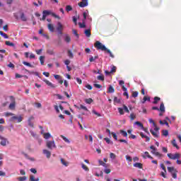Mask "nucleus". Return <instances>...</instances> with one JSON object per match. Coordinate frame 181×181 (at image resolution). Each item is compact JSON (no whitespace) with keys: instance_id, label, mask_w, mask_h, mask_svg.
Returning <instances> with one entry per match:
<instances>
[{"instance_id":"1","label":"nucleus","mask_w":181,"mask_h":181,"mask_svg":"<svg viewBox=\"0 0 181 181\" xmlns=\"http://www.w3.org/2000/svg\"><path fill=\"white\" fill-rule=\"evenodd\" d=\"M94 47L97 49V50H102V52H107V53L110 54V57L114 59V54L111 52V50L108 49L105 47V45H103L100 41H96L94 44Z\"/></svg>"},{"instance_id":"2","label":"nucleus","mask_w":181,"mask_h":181,"mask_svg":"<svg viewBox=\"0 0 181 181\" xmlns=\"http://www.w3.org/2000/svg\"><path fill=\"white\" fill-rule=\"evenodd\" d=\"M42 15H45L47 17L49 16V15H52L53 16V18H55V19L60 20V16H57L56 13L52 12V11L45 10L42 11Z\"/></svg>"},{"instance_id":"3","label":"nucleus","mask_w":181,"mask_h":181,"mask_svg":"<svg viewBox=\"0 0 181 181\" xmlns=\"http://www.w3.org/2000/svg\"><path fill=\"white\" fill-rule=\"evenodd\" d=\"M167 156L169 158V159H171L172 160H176V159H180V153H169L167 154Z\"/></svg>"},{"instance_id":"4","label":"nucleus","mask_w":181,"mask_h":181,"mask_svg":"<svg viewBox=\"0 0 181 181\" xmlns=\"http://www.w3.org/2000/svg\"><path fill=\"white\" fill-rule=\"evenodd\" d=\"M168 170L171 173L173 179H177V170L175 169L174 167H168Z\"/></svg>"},{"instance_id":"5","label":"nucleus","mask_w":181,"mask_h":181,"mask_svg":"<svg viewBox=\"0 0 181 181\" xmlns=\"http://www.w3.org/2000/svg\"><path fill=\"white\" fill-rule=\"evenodd\" d=\"M10 100L11 103L9 105L8 108L9 110H15V107L16 106V102L15 100V97L10 96Z\"/></svg>"},{"instance_id":"6","label":"nucleus","mask_w":181,"mask_h":181,"mask_svg":"<svg viewBox=\"0 0 181 181\" xmlns=\"http://www.w3.org/2000/svg\"><path fill=\"white\" fill-rule=\"evenodd\" d=\"M47 148L48 149H52V148H57L54 141H47L46 143Z\"/></svg>"},{"instance_id":"7","label":"nucleus","mask_w":181,"mask_h":181,"mask_svg":"<svg viewBox=\"0 0 181 181\" xmlns=\"http://www.w3.org/2000/svg\"><path fill=\"white\" fill-rule=\"evenodd\" d=\"M57 25V30L59 35H63V29H64L63 25L60 22H58Z\"/></svg>"},{"instance_id":"8","label":"nucleus","mask_w":181,"mask_h":181,"mask_svg":"<svg viewBox=\"0 0 181 181\" xmlns=\"http://www.w3.org/2000/svg\"><path fill=\"white\" fill-rule=\"evenodd\" d=\"M0 139L1 140L0 142V145H1V146H6V145L9 144L8 139L4 138V136H1Z\"/></svg>"},{"instance_id":"9","label":"nucleus","mask_w":181,"mask_h":181,"mask_svg":"<svg viewBox=\"0 0 181 181\" xmlns=\"http://www.w3.org/2000/svg\"><path fill=\"white\" fill-rule=\"evenodd\" d=\"M80 8H86V6H88V0H82V1L78 4Z\"/></svg>"},{"instance_id":"10","label":"nucleus","mask_w":181,"mask_h":181,"mask_svg":"<svg viewBox=\"0 0 181 181\" xmlns=\"http://www.w3.org/2000/svg\"><path fill=\"white\" fill-rule=\"evenodd\" d=\"M15 119H16L17 122H22L23 118L22 117V116H13L11 117L10 121H14Z\"/></svg>"},{"instance_id":"11","label":"nucleus","mask_w":181,"mask_h":181,"mask_svg":"<svg viewBox=\"0 0 181 181\" xmlns=\"http://www.w3.org/2000/svg\"><path fill=\"white\" fill-rule=\"evenodd\" d=\"M33 119H35V117L30 116V117L28 118V125H29V127H30L31 128H33V127H34L33 122H32V121H33Z\"/></svg>"},{"instance_id":"12","label":"nucleus","mask_w":181,"mask_h":181,"mask_svg":"<svg viewBox=\"0 0 181 181\" xmlns=\"http://www.w3.org/2000/svg\"><path fill=\"white\" fill-rule=\"evenodd\" d=\"M20 19L23 22H26L28 21V17H26V15H25V13L21 12V14H20Z\"/></svg>"},{"instance_id":"13","label":"nucleus","mask_w":181,"mask_h":181,"mask_svg":"<svg viewBox=\"0 0 181 181\" xmlns=\"http://www.w3.org/2000/svg\"><path fill=\"white\" fill-rule=\"evenodd\" d=\"M42 153H44V155H46V157L47 158V159H50V157L52 156V153H50V151H49L48 150L44 149L42 150Z\"/></svg>"},{"instance_id":"14","label":"nucleus","mask_w":181,"mask_h":181,"mask_svg":"<svg viewBox=\"0 0 181 181\" xmlns=\"http://www.w3.org/2000/svg\"><path fill=\"white\" fill-rule=\"evenodd\" d=\"M134 168H137V169H144V165L141 163H135L133 164Z\"/></svg>"},{"instance_id":"15","label":"nucleus","mask_w":181,"mask_h":181,"mask_svg":"<svg viewBox=\"0 0 181 181\" xmlns=\"http://www.w3.org/2000/svg\"><path fill=\"white\" fill-rule=\"evenodd\" d=\"M44 83L47 84V86H49V87H51V88H54L56 86L52 82L47 81V79L43 80Z\"/></svg>"},{"instance_id":"16","label":"nucleus","mask_w":181,"mask_h":181,"mask_svg":"<svg viewBox=\"0 0 181 181\" xmlns=\"http://www.w3.org/2000/svg\"><path fill=\"white\" fill-rule=\"evenodd\" d=\"M142 157L144 158V159H146V158H148V159H153V157L149 155V152L148 151H146Z\"/></svg>"},{"instance_id":"17","label":"nucleus","mask_w":181,"mask_h":181,"mask_svg":"<svg viewBox=\"0 0 181 181\" xmlns=\"http://www.w3.org/2000/svg\"><path fill=\"white\" fill-rule=\"evenodd\" d=\"M84 34L86 37H90L91 36V29L85 30Z\"/></svg>"},{"instance_id":"18","label":"nucleus","mask_w":181,"mask_h":181,"mask_svg":"<svg viewBox=\"0 0 181 181\" xmlns=\"http://www.w3.org/2000/svg\"><path fill=\"white\" fill-rule=\"evenodd\" d=\"M150 132L152 134L154 138H159V132H153V129H150Z\"/></svg>"},{"instance_id":"19","label":"nucleus","mask_w":181,"mask_h":181,"mask_svg":"<svg viewBox=\"0 0 181 181\" xmlns=\"http://www.w3.org/2000/svg\"><path fill=\"white\" fill-rule=\"evenodd\" d=\"M47 28L49 32H52V33L54 32V26L53 25V24L49 23L47 25Z\"/></svg>"},{"instance_id":"20","label":"nucleus","mask_w":181,"mask_h":181,"mask_svg":"<svg viewBox=\"0 0 181 181\" xmlns=\"http://www.w3.org/2000/svg\"><path fill=\"white\" fill-rule=\"evenodd\" d=\"M76 108H78V110H83V111H88V109L87 108V107L81 105L80 107L78 106H75Z\"/></svg>"},{"instance_id":"21","label":"nucleus","mask_w":181,"mask_h":181,"mask_svg":"<svg viewBox=\"0 0 181 181\" xmlns=\"http://www.w3.org/2000/svg\"><path fill=\"white\" fill-rule=\"evenodd\" d=\"M158 110L159 111H161V112H165V105L163 104V102L160 103V108Z\"/></svg>"},{"instance_id":"22","label":"nucleus","mask_w":181,"mask_h":181,"mask_svg":"<svg viewBox=\"0 0 181 181\" xmlns=\"http://www.w3.org/2000/svg\"><path fill=\"white\" fill-rule=\"evenodd\" d=\"M171 144L173 145V146H174V148H176V149H179V146H177V144H176V139H173V141H171Z\"/></svg>"},{"instance_id":"23","label":"nucleus","mask_w":181,"mask_h":181,"mask_svg":"<svg viewBox=\"0 0 181 181\" xmlns=\"http://www.w3.org/2000/svg\"><path fill=\"white\" fill-rule=\"evenodd\" d=\"M64 40L66 43H70V42H71V37H70V35H66L65 36Z\"/></svg>"},{"instance_id":"24","label":"nucleus","mask_w":181,"mask_h":181,"mask_svg":"<svg viewBox=\"0 0 181 181\" xmlns=\"http://www.w3.org/2000/svg\"><path fill=\"white\" fill-rule=\"evenodd\" d=\"M107 93H115V89H114V87H112V86H110L107 90Z\"/></svg>"},{"instance_id":"25","label":"nucleus","mask_w":181,"mask_h":181,"mask_svg":"<svg viewBox=\"0 0 181 181\" xmlns=\"http://www.w3.org/2000/svg\"><path fill=\"white\" fill-rule=\"evenodd\" d=\"M160 125H166V127H168L169 128V123L168 122H166V120H160Z\"/></svg>"},{"instance_id":"26","label":"nucleus","mask_w":181,"mask_h":181,"mask_svg":"<svg viewBox=\"0 0 181 181\" xmlns=\"http://www.w3.org/2000/svg\"><path fill=\"white\" fill-rule=\"evenodd\" d=\"M146 101H151V98L148 96H144L143 98L142 104H145Z\"/></svg>"},{"instance_id":"27","label":"nucleus","mask_w":181,"mask_h":181,"mask_svg":"<svg viewBox=\"0 0 181 181\" xmlns=\"http://www.w3.org/2000/svg\"><path fill=\"white\" fill-rule=\"evenodd\" d=\"M25 71H27V73H29V74H35V76H37V77H39V72L30 71L28 69H25Z\"/></svg>"},{"instance_id":"28","label":"nucleus","mask_w":181,"mask_h":181,"mask_svg":"<svg viewBox=\"0 0 181 181\" xmlns=\"http://www.w3.org/2000/svg\"><path fill=\"white\" fill-rule=\"evenodd\" d=\"M114 103L119 104L121 103V99H119L117 96H115L113 99Z\"/></svg>"},{"instance_id":"29","label":"nucleus","mask_w":181,"mask_h":181,"mask_svg":"<svg viewBox=\"0 0 181 181\" xmlns=\"http://www.w3.org/2000/svg\"><path fill=\"white\" fill-rule=\"evenodd\" d=\"M159 101H160V98L156 96L154 98V101L153 102V104H158V103H159Z\"/></svg>"},{"instance_id":"30","label":"nucleus","mask_w":181,"mask_h":181,"mask_svg":"<svg viewBox=\"0 0 181 181\" xmlns=\"http://www.w3.org/2000/svg\"><path fill=\"white\" fill-rule=\"evenodd\" d=\"M97 59H98V56H95L94 57H90V59H89V62L90 63H93V62H95V60H97Z\"/></svg>"},{"instance_id":"31","label":"nucleus","mask_w":181,"mask_h":181,"mask_svg":"<svg viewBox=\"0 0 181 181\" xmlns=\"http://www.w3.org/2000/svg\"><path fill=\"white\" fill-rule=\"evenodd\" d=\"M45 139H49V138H52V135L50 133H44Z\"/></svg>"},{"instance_id":"32","label":"nucleus","mask_w":181,"mask_h":181,"mask_svg":"<svg viewBox=\"0 0 181 181\" xmlns=\"http://www.w3.org/2000/svg\"><path fill=\"white\" fill-rule=\"evenodd\" d=\"M5 44L6 46H11V47H15V45L13 42H11L10 41H6Z\"/></svg>"},{"instance_id":"33","label":"nucleus","mask_w":181,"mask_h":181,"mask_svg":"<svg viewBox=\"0 0 181 181\" xmlns=\"http://www.w3.org/2000/svg\"><path fill=\"white\" fill-rule=\"evenodd\" d=\"M0 35L1 36H2L3 37H4V39H8L9 36H8L6 35V33H4V32L2 31H0Z\"/></svg>"},{"instance_id":"34","label":"nucleus","mask_w":181,"mask_h":181,"mask_svg":"<svg viewBox=\"0 0 181 181\" xmlns=\"http://www.w3.org/2000/svg\"><path fill=\"white\" fill-rule=\"evenodd\" d=\"M117 110L119 111V113L120 114V115H124V108L122 107H118Z\"/></svg>"},{"instance_id":"35","label":"nucleus","mask_w":181,"mask_h":181,"mask_svg":"<svg viewBox=\"0 0 181 181\" xmlns=\"http://www.w3.org/2000/svg\"><path fill=\"white\" fill-rule=\"evenodd\" d=\"M65 9L66 12H70V11H73V7H71L70 5H67Z\"/></svg>"},{"instance_id":"36","label":"nucleus","mask_w":181,"mask_h":181,"mask_svg":"<svg viewBox=\"0 0 181 181\" xmlns=\"http://www.w3.org/2000/svg\"><path fill=\"white\" fill-rule=\"evenodd\" d=\"M40 62L42 66H43V64H45V57L44 56L40 57Z\"/></svg>"},{"instance_id":"37","label":"nucleus","mask_w":181,"mask_h":181,"mask_svg":"<svg viewBox=\"0 0 181 181\" xmlns=\"http://www.w3.org/2000/svg\"><path fill=\"white\" fill-rule=\"evenodd\" d=\"M151 153H153V155H155L156 156H158L159 158H160V156H162V154H160V153L158 152V151H151Z\"/></svg>"},{"instance_id":"38","label":"nucleus","mask_w":181,"mask_h":181,"mask_svg":"<svg viewBox=\"0 0 181 181\" xmlns=\"http://www.w3.org/2000/svg\"><path fill=\"white\" fill-rule=\"evenodd\" d=\"M60 136L63 139L64 142H66V144H70V140H69V139H66V136L63 135H61Z\"/></svg>"},{"instance_id":"39","label":"nucleus","mask_w":181,"mask_h":181,"mask_svg":"<svg viewBox=\"0 0 181 181\" xmlns=\"http://www.w3.org/2000/svg\"><path fill=\"white\" fill-rule=\"evenodd\" d=\"M81 166L83 170H86V172H88L89 169L88 167H87V165H86L84 163H82Z\"/></svg>"},{"instance_id":"40","label":"nucleus","mask_w":181,"mask_h":181,"mask_svg":"<svg viewBox=\"0 0 181 181\" xmlns=\"http://www.w3.org/2000/svg\"><path fill=\"white\" fill-rule=\"evenodd\" d=\"M23 64H24V66H28V67H33V66L32 64H30V63L27 62H23Z\"/></svg>"},{"instance_id":"41","label":"nucleus","mask_w":181,"mask_h":181,"mask_svg":"<svg viewBox=\"0 0 181 181\" xmlns=\"http://www.w3.org/2000/svg\"><path fill=\"white\" fill-rule=\"evenodd\" d=\"M61 163H62V165H64V166H69V163L66 162V160H64V159L63 158H61Z\"/></svg>"},{"instance_id":"42","label":"nucleus","mask_w":181,"mask_h":181,"mask_svg":"<svg viewBox=\"0 0 181 181\" xmlns=\"http://www.w3.org/2000/svg\"><path fill=\"white\" fill-rule=\"evenodd\" d=\"M120 134H122L123 136H125V137L128 136V133H127V132L124 130H120Z\"/></svg>"},{"instance_id":"43","label":"nucleus","mask_w":181,"mask_h":181,"mask_svg":"<svg viewBox=\"0 0 181 181\" xmlns=\"http://www.w3.org/2000/svg\"><path fill=\"white\" fill-rule=\"evenodd\" d=\"M111 135H112V136L115 141H118V136H117V134H115V132H112Z\"/></svg>"},{"instance_id":"44","label":"nucleus","mask_w":181,"mask_h":181,"mask_svg":"<svg viewBox=\"0 0 181 181\" xmlns=\"http://www.w3.org/2000/svg\"><path fill=\"white\" fill-rule=\"evenodd\" d=\"M30 181H39V178L35 179L34 175H30Z\"/></svg>"},{"instance_id":"45","label":"nucleus","mask_w":181,"mask_h":181,"mask_svg":"<svg viewBox=\"0 0 181 181\" xmlns=\"http://www.w3.org/2000/svg\"><path fill=\"white\" fill-rule=\"evenodd\" d=\"M162 132H163V136H168V135H169V131L168 130H163Z\"/></svg>"},{"instance_id":"46","label":"nucleus","mask_w":181,"mask_h":181,"mask_svg":"<svg viewBox=\"0 0 181 181\" xmlns=\"http://www.w3.org/2000/svg\"><path fill=\"white\" fill-rule=\"evenodd\" d=\"M123 110L124 111H125V112H127L128 114H129V110L128 109V107H127V105H123Z\"/></svg>"},{"instance_id":"47","label":"nucleus","mask_w":181,"mask_h":181,"mask_svg":"<svg viewBox=\"0 0 181 181\" xmlns=\"http://www.w3.org/2000/svg\"><path fill=\"white\" fill-rule=\"evenodd\" d=\"M85 103H86V104H91V103H93V99L92 98L86 99Z\"/></svg>"},{"instance_id":"48","label":"nucleus","mask_w":181,"mask_h":181,"mask_svg":"<svg viewBox=\"0 0 181 181\" xmlns=\"http://www.w3.org/2000/svg\"><path fill=\"white\" fill-rule=\"evenodd\" d=\"M68 56L70 59H73L74 55H73V52H71V50H68Z\"/></svg>"},{"instance_id":"49","label":"nucleus","mask_w":181,"mask_h":181,"mask_svg":"<svg viewBox=\"0 0 181 181\" xmlns=\"http://www.w3.org/2000/svg\"><path fill=\"white\" fill-rule=\"evenodd\" d=\"M132 97H133L134 98H136V97H138V91L133 92L132 94Z\"/></svg>"},{"instance_id":"50","label":"nucleus","mask_w":181,"mask_h":181,"mask_svg":"<svg viewBox=\"0 0 181 181\" xmlns=\"http://www.w3.org/2000/svg\"><path fill=\"white\" fill-rule=\"evenodd\" d=\"M134 124L135 125L139 126L140 128H144V124H142V123H141L140 122H135Z\"/></svg>"},{"instance_id":"51","label":"nucleus","mask_w":181,"mask_h":181,"mask_svg":"<svg viewBox=\"0 0 181 181\" xmlns=\"http://www.w3.org/2000/svg\"><path fill=\"white\" fill-rule=\"evenodd\" d=\"M110 158L111 159H115L117 158V156H115V154L114 153H110Z\"/></svg>"},{"instance_id":"52","label":"nucleus","mask_w":181,"mask_h":181,"mask_svg":"<svg viewBox=\"0 0 181 181\" xmlns=\"http://www.w3.org/2000/svg\"><path fill=\"white\" fill-rule=\"evenodd\" d=\"M93 114H94L95 115H97V117H101V114L98 113L97 111H95V110H92Z\"/></svg>"},{"instance_id":"53","label":"nucleus","mask_w":181,"mask_h":181,"mask_svg":"<svg viewBox=\"0 0 181 181\" xmlns=\"http://www.w3.org/2000/svg\"><path fill=\"white\" fill-rule=\"evenodd\" d=\"M27 179L26 176H23V177H20L18 178V180L19 181H25Z\"/></svg>"},{"instance_id":"54","label":"nucleus","mask_w":181,"mask_h":181,"mask_svg":"<svg viewBox=\"0 0 181 181\" xmlns=\"http://www.w3.org/2000/svg\"><path fill=\"white\" fill-rule=\"evenodd\" d=\"M104 75H100L98 76V80H100V81H104Z\"/></svg>"},{"instance_id":"55","label":"nucleus","mask_w":181,"mask_h":181,"mask_svg":"<svg viewBox=\"0 0 181 181\" xmlns=\"http://www.w3.org/2000/svg\"><path fill=\"white\" fill-rule=\"evenodd\" d=\"M13 115H15L12 112H6L5 113L6 117H13Z\"/></svg>"},{"instance_id":"56","label":"nucleus","mask_w":181,"mask_h":181,"mask_svg":"<svg viewBox=\"0 0 181 181\" xmlns=\"http://www.w3.org/2000/svg\"><path fill=\"white\" fill-rule=\"evenodd\" d=\"M125 158L127 160H128V162H131L132 160V158H131V156L129 155L125 156Z\"/></svg>"},{"instance_id":"57","label":"nucleus","mask_w":181,"mask_h":181,"mask_svg":"<svg viewBox=\"0 0 181 181\" xmlns=\"http://www.w3.org/2000/svg\"><path fill=\"white\" fill-rule=\"evenodd\" d=\"M135 118H136V116L134 113L130 114V119H132V121H134Z\"/></svg>"},{"instance_id":"58","label":"nucleus","mask_w":181,"mask_h":181,"mask_svg":"<svg viewBox=\"0 0 181 181\" xmlns=\"http://www.w3.org/2000/svg\"><path fill=\"white\" fill-rule=\"evenodd\" d=\"M47 53H48V54H51V55L54 54V52L53 51V49H48L47 51Z\"/></svg>"},{"instance_id":"59","label":"nucleus","mask_w":181,"mask_h":181,"mask_svg":"<svg viewBox=\"0 0 181 181\" xmlns=\"http://www.w3.org/2000/svg\"><path fill=\"white\" fill-rule=\"evenodd\" d=\"M117 71V67L116 66H112L110 73H115Z\"/></svg>"},{"instance_id":"60","label":"nucleus","mask_w":181,"mask_h":181,"mask_svg":"<svg viewBox=\"0 0 181 181\" xmlns=\"http://www.w3.org/2000/svg\"><path fill=\"white\" fill-rule=\"evenodd\" d=\"M78 25H79V28H86V23L84 22H83L82 23H79Z\"/></svg>"},{"instance_id":"61","label":"nucleus","mask_w":181,"mask_h":181,"mask_svg":"<svg viewBox=\"0 0 181 181\" xmlns=\"http://www.w3.org/2000/svg\"><path fill=\"white\" fill-rule=\"evenodd\" d=\"M160 168L164 170V172L166 173V167H165V165L163 163L160 164Z\"/></svg>"},{"instance_id":"62","label":"nucleus","mask_w":181,"mask_h":181,"mask_svg":"<svg viewBox=\"0 0 181 181\" xmlns=\"http://www.w3.org/2000/svg\"><path fill=\"white\" fill-rule=\"evenodd\" d=\"M104 140L107 142V144H112V142H111V140L108 139V137L105 138Z\"/></svg>"},{"instance_id":"63","label":"nucleus","mask_w":181,"mask_h":181,"mask_svg":"<svg viewBox=\"0 0 181 181\" xmlns=\"http://www.w3.org/2000/svg\"><path fill=\"white\" fill-rule=\"evenodd\" d=\"M94 87H95V88H101L103 86L98 83H95Z\"/></svg>"},{"instance_id":"64","label":"nucleus","mask_w":181,"mask_h":181,"mask_svg":"<svg viewBox=\"0 0 181 181\" xmlns=\"http://www.w3.org/2000/svg\"><path fill=\"white\" fill-rule=\"evenodd\" d=\"M76 81L78 84L83 83V81H81V79L80 78H76Z\"/></svg>"}]
</instances>
